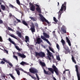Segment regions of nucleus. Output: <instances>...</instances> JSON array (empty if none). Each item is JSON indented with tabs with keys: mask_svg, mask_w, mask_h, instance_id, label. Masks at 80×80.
I'll list each match as a JSON object with an SVG mask.
<instances>
[{
	"mask_svg": "<svg viewBox=\"0 0 80 80\" xmlns=\"http://www.w3.org/2000/svg\"><path fill=\"white\" fill-rule=\"evenodd\" d=\"M67 5V2H64V3L62 4V6L61 8V9H60L59 11L57 13H58V20H60V18H61V15L62 13H63L64 12L66 11V5Z\"/></svg>",
	"mask_w": 80,
	"mask_h": 80,
	"instance_id": "f257e3e1",
	"label": "nucleus"
},
{
	"mask_svg": "<svg viewBox=\"0 0 80 80\" xmlns=\"http://www.w3.org/2000/svg\"><path fill=\"white\" fill-rule=\"evenodd\" d=\"M61 43H62V45L63 47V48L65 49V50H64L63 52L65 53L66 54H67L68 53H70V51L69 49V48L66 45H65V42L63 39H62L61 41Z\"/></svg>",
	"mask_w": 80,
	"mask_h": 80,
	"instance_id": "f03ea898",
	"label": "nucleus"
},
{
	"mask_svg": "<svg viewBox=\"0 0 80 80\" xmlns=\"http://www.w3.org/2000/svg\"><path fill=\"white\" fill-rule=\"evenodd\" d=\"M52 68H52H48V70L49 71L51 72L53 74L54 72H55L57 75H58L59 74V72L58 68H57L56 66L54 65H52Z\"/></svg>",
	"mask_w": 80,
	"mask_h": 80,
	"instance_id": "7ed1b4c3",
	"label": "nucleus"
},
{
	"mask_svg": "<svg viewBox=\"0 0 80 80\" xmlns=\"http://www.w3.org/2000/svg\"><path fill=\"white\" fill-rule=\"evenodd\" d=\"M36 57L39 56L40 57H45V53L42 52H35Z\"/></svg>",
	"mask_w": 80,
	"mask_h": 80,
	"instance_id": "20e7f679",
	"label": "nucleus"
},
{
	"mask_svg": "<svg viewBox=\"0 0 80 80\" xmlns=\"http://www.w3.org/2000/svg\"><path fill=\"white\" fill-rule=\"evenodd\" d=\"M39 15L40 17V19L41 20L42 22H45L49 25V24H50V22H48V20L46 19H45V18L43 17V16L41 14H39Z\"/></svg>",
	"mask_w": 80,
	"mask_h": 80,
	"instance_id": "39448f33",
	"label": "nucleus"
},
{
	"mask_svg": "<svg viewBox=\"0 0 80 80\" xmlns=\"http://www.w3.org/2000/svg\"><path fill=\"white\" fill-rule=\"evenodd\" d=\"M76 68V71L77 73V76L78 77V80H80V74L78 72V66L76 65L75 66Z\"/></svg>",
	"mask_w": 80,
	"mask_h": 80,
	"instance_id": "423d86ee",
	"label": "nucleus"
},
{
	"mask_svg": "<svg viewBox=\"0 0 80 80\" xmlns=\"http://www.w3.org/2000/svg\"><path fill=\"white\" fill-rule=\"evenodd\" d=\"M29 72L32 73H38V70L37 69L34 68H31L29 69Z\"/></svg>",
	"mask_w": 80,
	"mask_h": 80,
	"instance_id": "0eeeda50",
	"label": "nucleus"
},
{
	"mask_svg": "<svg viewBox=\"0 0 80 80\" xmlns=\"http://www.w3.org/2000/svg\"><path fill=\"white\" fill-rule=\"evenodd\" d=\"M34 5L36 6L37 7L36 8V10L37 11H38L39 13H41L42 11H41V9H40V8H39V5L37 4H34Z\"/></svg>",
	"mask_w": 80,
	"mask_h": 80,
	"instance_id": "6e6552de",
	"label": "nucleus"
},
{
	"mask_svg": "<svg viewBox=\"0 0 80 80\" xmlns=\"http://www.w3.org/2000/svg\"><path fill=\"white\" fill-rule=\"evenodd\" d=\"M30 5L31 6L30 8V10L32 12H34L35 10V6L32 3H31Z\"/></svg>",
	"mask_w": 80,
	"mask_h": 80,
	"instance_id": "1a4fd4ad",
	"label": "nucleus"
},
{
	"mask_svg": "<svg viewBox=\"0 0 80 80\" xmlns=\"http://www.w3.org/2000/svg\"><path fill=\"white\" fill-rule=\"evenodd\" d=\"M41 38L42 39V40H45L46 42H47V43H48V44H49L51 46V43H50V42L48 41V39H47L45 37L43 36H41Z\"/></svg>",
	"mask_w": 80,
	"mask_h": 80,
	"instance_id": "9d476101",
	"label": "nucleus"
},
{
	"mask_svg": "<svg viewBox=\"0 0 80 80\" xmlns=\"http://www.w3.org/2000/svg\"><path fill=\"white\" fill-rule=\"evenodd\" d=\"M61 30L64 33H67V29L65 28V26L64 25H63L62 27L61 28Z\"/></svg>",
	"mask_w": 80,
	"mask_h": 80,
	"instance_id": "9b49d317",
	"label": "nucleus"
},
{
	"mask_svg": "<svg viewBox=\"0 0 80 80\" xmlns=\"http://www.w3.org/2000/svg\"><path fill=\"white\" fill-rule=\"evenodd\" d=\"M2 60H3V61H4V62H6V63H8L10 66L12 67H13V64H12V63H11L10 62H9V61L6 60L5 58H2Z\"/></svg>",
	"mask_w": 80,
	"mask_h": 80,
	"instance_id": "f8f14e48",
	"label": "nucleus"
},
{
	"mask_svg": "<svg viewBox=\"0 0 80 80\" xmlns=\"http://www.w3.org/2000/svg\"><path fill=\"white\" fill-rule=\"evenodd\" d=\"M17 54L18 57H20L22 58H26V56L24 55L23 53L21 54L20 53L18 52Z\"/></svg>",
	"mask_w": 80,
	"mask_h": 80,
	"instance_id": "ddd939ff",
	"label": "nucleus"
},
{
	"mask_svg": "<svg viewBox=\"0 0 80 80\" xmlns=\"http://www.w3.org/2000/svg\"><path fill=\"white\" fill-rule=\"evenodd\" d=\"M37 43L38 44H40L41 43V42H42V40L41 39V38H39L37 39Z\"/></svg>",
	"mask_w": 80,
	"mask_h": 80,
	"instance_id": "4468645a",
	"label": "nucleus"
},
{
	"mask_svg": "<svg viewBox=\"0 0 80 80\" xmlns=\"http://www.w3.org/2000/svg\"><path fill=\"white\" fill-rule=\"evenodd\" d=\"M66 39L67 41V42H68L69 46L70 47H71V42H70V41L69 40V39H68V37H66Z\"/></svg>",
	"mask_w": 80,
	"mask_h": 80,
	"instance_id": "2eb2a0df",
	"label": "nucleus"
},
{
	"mask_svg": "<svg viewBox=\"0 0 80 80\" xmlns=\"http://www.w3.org/2000/svg\"><path fill=\"white\" fill-rule=\"evenodd\" d=\"M43 70L45 74H46V75H51V72L49 71H47L45 69H44Z\"/></svg>",
	"mask_w": 80,
	"mask_h": 80,
	"instance_id": "dca6fc26",
	"label": "nucleus"
},
{
	"mask_svg": "<svg viewBox=\"0 0 80 80\" xmlns=\"http://www.w3.org/2000/svg\"><path fill=\"white\" fill-rule=\"evenodd\" d=\"M43 35L46 38H50V36L49 35L47 34V33H45V32H43Z\"/></svg>",
	"mask_w": 80,
	"mask_h": 80,
	"instance_id": "f3484780",
	"label": "nucleus"
},
{
	"mask_svg": "<svg viewBox=\"0 0 80 80\" xmlns=\"http://www.w3.org/2000/svg\"><path fill=\"white\" fill-rule=\"evenodd\" d=\"M39 64L42 67H45V66H46L44 62H42L41 61H39Z\"/></svg>",
	"mask_w": 80,
	"mask_h": 80,
	"instance_id": "a211bd4d",
	"label": "nucleus"
},
{
	"mask_svg": "<svg viewBox=\"0 0 80 80\" xmlns=\"http://www.w3.org/2000/svg\"><path fill=\"white\" fill-rule=\"evenodd\" d=\"M15 71H16L18 75V76L20 75V71H19L18 69H15Z\"/></svg>",
	"mask_w": 80,
	"mask_h": 80,
	"instance_id": "6ab92c4d",
	"label": "nucleus"
},
{
	"mask_svg": "<svg viewBox=\"0 0 80 80\" xmlns=\"http://www.w3.org/2000/svg\"><path fill=\"white\" fill-rule=\"evenodd\" d=\"M31 30L32 33L33 32H35V27L34 26H32V27L31 28Z\"/></svg>",
	"mask_w": 80,
	"mask_h": 80,
	"instance_id": "aec40b11",
	"label": "nucleus"
},
{
	"mask_svg": "<svg viewBox=\"0 0 80 80\" xmlns=\"http://www.w3.org/2000/svg\"><path fill=\"white\" fill-rule=\"evenodd\" d=\"M17 34L18 35V37L20 38H22V33H21L20 32L18 31H17Z\"/></svg>",
	"mask_w": 80,
	"mask_h": 80,
	"instance_id": "412c9836",
	"label": "nucleus"
},
{
	"mask_svg": "<svg viewBox=\"0 0 80 80\" xmlns=\"http://www.w3.org/2000/svg\"><path fill=\"white\" fill-rule=\"evenodd\" d=\"M22 23H23V24L25 25V26H27V27H28V24H27V22H25V21L23 20L22 21Z\"/></svg>",
	"mask_w": 80,
	"mask_h": 80,
	"instance_id": "4be33fe9",
	"label": "nucleus"
},
{
	"mask_svg": "<svg viewBox=\"0 0 80 80\" xmlns=\"http://www.w3.org/2000/svg\"><path fill=\"white\" fill-rule=\"evenodd\" d=\"M8 41H9V42H10L11 43H12L13 45H15V42H14L12 40V39H11V38H9L8 39Z\"/></svg>",
	"mask_w": 80,
	"mask_h": 80,
	"instance_id": "5701e85b",
	"label": "nucleus"
},
{
	"mask_svg": "<svg viewBox=\"0 0 80 80\" xmlns=\"http://www.w3.org/2000/svg\"><path fill=\"white\" fill-rule=\"evenodd\" d=\"M1 9H2V10H5V6H4V5H1Z\"/></svg>",
	"mask_w": 80,
	"mask_h": 80,
	"instance_id": "b1692460",
	"label": "nucleus"
},
{
	"mask_svg": "<svg viewBox=\"0 0 80 80\" xmlns=\"http://www.w3.org/2000/svg\"><path fill=\"white\" fill-rule=\"evenodd\" d=\"M46 50L48 53V55H49V56H50V57H52V53L50 52V51H49V50H48V49H47Z\"/></svg>",
	"mask_w": 80,
	"mask_h": 80,
	"instance_id": "393cba45",
	"label": "nucleus"
},
{
	"mask_svg": "<svg viewBox=\"0 0 80 80\" xmlns=\"http://www.w3.org/2000/svg\"><path fill=\"white\" fill-rule=\"evenodd\" d=\"M11 37H12L13 38H15V39H16V40H17L18 41H19V40L16 37V36H15V35H10Z\"/></svg>",
	"mask_w": 80,
	"mask_h": 80,
	"instance_id": "a878e982",
	"label": "nucleus"
},
{
	"mask_svg": "<svg viewBox=\"0 0 80 80\" xmlns=\"http://www.w3.org/2000/svg\"><path fill=\"white\" fill-rule=\"evenodd\" d=\"M72 62H74L75 64H76V61H75V58L73 57V55H72Z\"/></svg>",
	"mask_w": 80,
	"mask_h": 80,
	"instance_id": "bb28decb",
	"label": "nucleus"
},
{
	"mask_svg": "<svg viewBox=\"0 0 80 80\" xmlns=\"http://www.w3.org/2000/svg\"><path fill=\"white\" fill-rule=\"evenodd\" d=\"M9 75H10V77H11V78H12L13 79V80H15V78L14 76H13V75H12V74H11L10 73H9Z\"/></svg>",
	"mask_w": 80,
	"mask_h": 80,
	"instance_id": "cd10ccee",
	"label": "nucleus"
},
{
	"mask_svg": "<svg viewBox=\"0 0 80 80\" xmlns=\"http://www.w3.org/2000/svg\"><path fill=\"white\" fill-rule=\"evenodd\" d=\"M26 62H21L20 63V65H27Z\"/></svg>",
	"mask_w": 80,
	"mask_h": 80,
	"instance_id": "c85d7f7f",
	"label": "nucleus"
},
{
	"mask_svg": "<svg viewBox=\"0 0 80 80\" xmlns=\"http://www.w3.org/2000/svg\"><path fill=\"white\" fill-rule=\"evenodd\" d=\"M15 46L16 48L18 50V51H21V49H20L19 48V47H18V46L15 45Z\"/></svg>",
	"mask_w": 80,
	"mask_h": 80,
	"instance_id": "c756f323",
	"label": "nucleus"
},
{
	"mask_svg": "<svg viewBox=\"0 0 80 80\" xmlns=\"http://www.w3.org/2000/svg\"><path fill=\"white\" fill-rule=\"evenodd\" d=\"M49 49L50 50V51H51L52 52H53V53H55V52L53 51V49H52V48H51V47H49Z\"/></svg>",
	"mask_w": 80,
	"mask_h": 80,
	"instance_id": "7c9ffc66",
	"label": "nucleus"
},
{
	"mask_svg": "<svg viewBox=\"0 0 80 80\" xmlns=\"http://www.w3.org/2000/svg\"><path fill=\"white\" fill-rule=\"evenodd\" d=\"M53 20L56 23H57L58 22V20H57L55 17H54L53 18Z\"/></svg>",
	"mask_w": 80,
	"mask_h": 80,
	"instance_id": "2f4dec72",
	"label": "nucleus"
},
{
	"mask_svg": "<svg viewBox=\"0 0 80 80\" xmlns=\"http://www.w3.org/2000/svg\"><path fill=\"white\" fill-rule=\"evenodd\" d=\"M29 18H31V19L32 21H36V20H35V19L33 17H29Z\"/></svg>",
	"mask_w": 80,
	"mask_h": 80,
	"instance_id": "473e14b6",
	"label": "nucleus"
},
{
	"mask_svg": "<svg viewBox=\"0 0 80 80\" xmlns=\"http://www.w3.org/2000/svg\"><path fill=\"white\" fill-rule=\"evenodd\" d=\"M9 6L11 8H15V7L13 6V5H12L11 4H10L9 5Z\"/></svg>",
	"mask_w": 80,
	"mask_h": 80,
	"instance_id": "72a5a7b5",
	"label": "nucleus"
},
{
	"mask_svg": "<svg viewBox=\"0 0 80 80\" xmlns=\"http://www.w3.org/2000/svg\"><path fill=\"white\" fill-rule=\"evenodd\" d=\"M16 2L18 5H20V2L19 0H16Z\"/></svg>",
	"mask_w": 80,
	"mask_h": 80,
	"instance_id": "f704fd0d",
	"label": "nucleus"
},
{
	"mask_svg": "<svg viewBox=\"0 0 80 80\" xmlns=\"http://www.w3.org/2000/svg\"><path fill=\"white\" fill-rule=\"evenodd\" d=\"M56 47L57 48H58V50H60V48H59L60 46H59V45H58V44H57Z\"/></svg>",
	"mask_w": 80,
	"mask_h": 80,
	"instance_id": "c9c22d12",
	"label": "nucleus"
},
{
	"mask_svg": "<svg viewBox=\"0 0 80 80\" xmlns=\"http://www.w3.org/2000/svg\"><path fill=\"white\" fill-rule=\"evenodd\" d=\"M13 57L15 58V59H16L17 61H18V57H17V56L15 55H14L13 56Z\"/></svg>",
	"mask_w": 80,
	"mask_h": 80,
	"instance_id": "e433bc0d",
	"label": "nucleus"
},
{
	"mask_svg": "<svg viewBox=\"0 0 80 80\" xmlns=\"http://www.w3.org/2000/svg\"><path fill=\"white\" fill-rule=\"evenodd\" d=\"M31 77V78H33V79H34V80H37V78H36V77H33L32 75Z\"/></svg>",
	"mask_w": 80,
	"mask_h": 80,
	"instance_id": "4c0bfd02",
	"label": "nucleus"
},
{
	"mask_svg": "<svg viewBox=\"0 0 80 80\" xmlns=\"http://www.w3.org/2000/svg\"><path fill=\"white\" fill-rule=\"evenodd\" d=\"M9 17H14V16L12 15V13H9Z\"/></svg>",
	"mask_w": 80,
	"mask_h": 80,
	"instance_id": "58836bf2",
	"label": "nucleus"
},
{
	"mask_svg": "<svg viewBox=\"0 0 80 80\" xmlns=\"http://www.w3.org/2000/svg\"><path fill=\"white\" fill-rule=\"evenodd\" d=\"M35 75H36V77H37V78L38 80H39V77H38V74H37V73H36L35 74Z\"/></svg>",
	"mask_w": 80,
	"mask_h": 80,
	"instance_id": "ea45409f",
	"label": "nucleus"
},
{
	"mask_svg": "<svg viewBox=\"0 0 80 80\" xmlns=\"http://www.w3.org/2000/svg\"><path fill=\"white\" fill-rule=\"evenodd\" d=\"M15 19H16V20L18 21V22H19V23H20L21 22L20 20L17 19V18H16Z\"/></svg>",
	"mask_w": 80,
	"mask_h": 80,
	"instance_id": "a19ab883",
	"label": "nucleus"
},
{
	"mask_svg": "<svg viewBox=\"0 0 80 80\" xmlns=\"http://www.w3.org/2000/svg\"><path fill=\"white\" fill-rule=\"evenodd\" d=\"M16 69H17L18 70H21V71H22V72H23V69L22 68H17Z\"/></svg>",
	"mask_w": 80,
	"mask_h": 80,
	"instance_id": "79ce46f5",
	"label": "nucleus"
},
{
	"mask_svg": "<svg viewBox=\"0 0 80 80\" xmlns=\"http://www.w3.org/2000/svg\"><path fill=\"white\" fill-rule=\"evenodd\" d=\"M57 59L58 60V61H59V60H60V57L57 56Z\"/></svg>",
	"mask_w": 80,
	"mask_h": 80,
	"instance_id": "37998d69",
	"label": "nucleus"
},
{
	"mask_svg": "<svg viewBox=\"0 0 80 80\" xmlns=\"http://www.w3.org/2000/svg\"><path fill=\"white\" fill-rule=\"evenodd\" d=\"M25 39L26 40L29 41V38L28 36H26L25 37Z\"/></svg>",
	"mask_w": 80,
	"mask_h": 80,
	"instance_id": "c03bdc74",
	"label": "nucleus"
},
{
	"mask_svg": "<svg viewBox=\"0 0 80 80\" xmlns=\"http://www.w3.org/2000/svg\"><path fill=\"white\" fill-rule=\"evenodd\" d=\"M5 62H3V61H2L1 62H0V64H2V65H3V64H5Z\"/></svg>",
	"mask_w": 80,
	"mask_h": 80,
	"instance_id": "a18cd8bd",
	"label": "nucleus"
},
{
	"mask_svg": "<svg viewBox=\"0 0 80 80\" xmlns=\"http://www.w3.org/2000/svg\"><path fill=\"white\" fill-rule=\"evenodd\" d=\"M4 51H5V53H7V54H8V51L6 50V49H4Z\"/></svg>",
	"mask_w": 80,
	"mask_h": 80,
	"instance_id": "49530a36",
	"label": "nucleus"
},
{
	"mask_svg": "<svg viewBox=\"0 0 80 80\" xmlns=\"http://www.w3.org/2000/svg\"><path fill=\"white\" fill-rule=\"evenodd\" d=\"M3 23V22L2 19H0V24H2V23Z\"/></svg>",
	"mask_w": 80,
	"mask_h": 80,
	"instance_id": "de8ad7c7",
	"label": "nucleus"
},
{
	"mask_svg": "<svg viewBox=\"0 0 80 80\" xmlns=\"http://www.w3.org/2000/svg\"><path fill=\"white\" fill-rule=\"evenodd\" d=\"M27 75H29V76H30V77H31V76H32L31 75V74H30V72H27Z\"/></svg>",
	"mask_w": 80,
	"mask_h": 80,
	"instance_id": "09e8293b",
	"label": "nucleus"
},
{
	"mask_svg": "<svg viewBox=\"0 0 80 80\" xmlns=\"http://www.w3.org/2000/svg\"><path fill=\"white\" fill-rule=\"evenodd\" d=\"M8 30H10L11 31H12V28H10V27H8Z\"/></svg>",
	"mask_w": 80,
	"mask_h": 80,
	"instance_id": "8fccbe9b",
	"label": "nucleus"
},
{
	"mask_svg": "<svg viewBox=\"0 0 80 80\" xmlns=\"http://www.w3.org/2000/svg\"><path fill=\"white\" fill-rule=\"evenodd\" d=\"M0 42H2L3 40H2V38L1 36H0Z\"/></svg>",
	"mask_w": 80,
	"mask_h": 80,
	"instance_id": "3c124183",
	"label": "nucleus"
},
{
	"mask_svg": "<svg viewBox=\"0 0 80 80\" xmlns=\"http://www.w3.org/2000/svg\"><path fill=\"white\" fill-rule=\"evenodd\" d=\"M48 58L49 60H51V58H50V56H48Z\"/></svg>",
	"mask_w": 80,
	"mask_h": 80,
	"instance_id": "603ef678",
	"label": "nucleus"
},
{
	"mask_svg": "<svg viewBox=\"0 0 80 80\" xmlns=\"http://www.w3.org/2000/svg\"><path fill=\"white\" fill-rule=\"evenodd\" d=\"M35 25L36 27H38V24L37 23H35Z\"/></svg>",
	"mask_w": 80,
	"mask_h": 80,
	"instance_id": "864d4df0",
	"label": "nucleus"
},
{
	"mask_svg": "<svg viewBox=\"0 0 80 80\" xmlns=\"http://www.w3.org/2000/svg\"><path fill=\"white\" fill-rule=\"evenodd\" d=\"M62 79H63V80H65V77H63L62 78Z\"/></svg>",
	"mask_w": 80,
	"mask_h": 80,
	"instance_id": "5fc2aeb1",
	"label": "nucleus"
},
{
	"mask_svg": "<svg viewBox=\"0 0 80 80\" xmlns=\"http://www.w3.org/2000/svg\"><path fill=\"white\" fill-rule=\"evenodd\" d=\"M2 77H3V78H5V75H3L2 76Z\"/></svg>",
	"mask_w": 80,
	"mask_h": 80,
	"instance_id": "6e6d98bb",
	"label": "nucleus"
},
{
	"mask_svg": "<svg viewBox=\"0 0 80 80\" xmlns=\"http://www.w3.org/2000/svg\"><path fill=\"white\" fill-rule=\"evenodd\" d=\"M28 41H28V40H25V41L26 42V43H27V42H28Z\"/></svg>",
	"mask_w": 80,
	"mask_h": 80,
	"instance_id": "4d7b16f0",
	"label": "nucleus"
},
{
	"mask_svg": "<svg viewBox=\"0 0 80 80\" xmlns=\"http://www.w3.org/2000/svg\"><path fill=\"white\" fill-rule=\"evenodd\" d=\"M1 2H4V1H3V0H1Z\"/></svg>",
	"mask_w": 80,
	"mask_h": 80,
	"instance_id": "13d9d810",
	"label": "nucleus"
},
{
	"mask_svg": "<svg viewBox=\"0 0 80 80\" xmlns=\"http://www.w3.org/2000/svg\"><path fill=\"white\" fill-rule=\"evenodd\" d=\"M65 72H66V71L65 70L64 71H63V74H65Z\"/></svg>",
	"mask_w": 80,
	"mask_h": 80,
	"instance_id": "bf43d9fd",
	"label": "nucleus"
},
{
	"mask_svg": "<svg viewBox=\"0 0 80 80\" xmlns=\"http://www.w3.org/2000/svg\"><path fill=\"white\" fill-rule=\"evenodd\" d=\"M6 8H8V9L9 8L8 6H6Z\"/></svg>",
	"mask_w": 80,
	"mask_h": 80,
	"instance_id": "052dcab7",
	"label": "nucleus"
},
{
	"mask_svg": "<svg viewBox=\"0 0 80 80\" xmlns=\"http://www.w3.org/2000/svg\"><path fill=\"white\" fill-rule=\"evenodd\" d=\"M58 5H59V2H58Z\"/></svg>",
	"mask_w": 80,
	"mask_h": 80,
	"instance_id": "680f3d73",
	"label": "nucleus"
},
{
	"mask_svg": "<svg viewBox=\"0 0 80 80\" xmlns=\"http://www.w3.org/2000/svg\"><path fill=\"white\" fill-rule=\"evenodd\" d=\"M14 23H17V21H14Z\"/></svg>",
	"mask_w": 80,
	"mask_h": 80,
	"instance_id": "e2e57ef3",
	"label": "nucleus"
},
{
	"mask_svg": "<svg viewBox=\"0 0 80 80\" xmlns=\"http://www.w3.org/2000/svg\"><path fill=\"white\" fill-rule=\"evenodd\" d=\"M65 71H69V70H66Z\"/></svg>",
	"mask_w": 80,
	"mask_h": 80,
	"instance_id": "0e129e2a",
	"label": "nucleus"
},
{
	"mask_svg": "<svg viewBox=\"0 0 80 80\" xmlns=\"http://www.w3.org/2000/svg\"><path fill=\"white\" fill-rule=\"evenodd\" d=\"M0 12H2V10H1V9L0 8Z\"/></svg>",
	"mask_w": 80,
	"mask_h": 80,
	"instance_id": "69168bd1",
	"label": "nucleus"
},
{
	"mask_svg": "<svg viewBox=\"0 0 80 80\" xmlns=\"http://www.w3.org/2000/svg\"><path fill=\"white\" fill-rule=\"evenodd\" d=\"M53 33H55V31H53Z\"/></svg>",
	"mask_w": 80,
	"mask_h": 80,
	"instance_id": "338daca9",
	"label": "nucleus"
},
{
	"mask_svg": "<svg viewBox=\"0 0 80 80\" xmlns=\"http://www.w3.org/2000/svg\"><path fill=\"white\" fill-rule=\"evenodd\" d=\"M71 52H72V53H73V51H72Z\"/></svg>",
	"mask_w": 80,
	"mask_h": 80,
	"instance_id": "774afa93",
	"label": "nucleus"
}]
</instances>
